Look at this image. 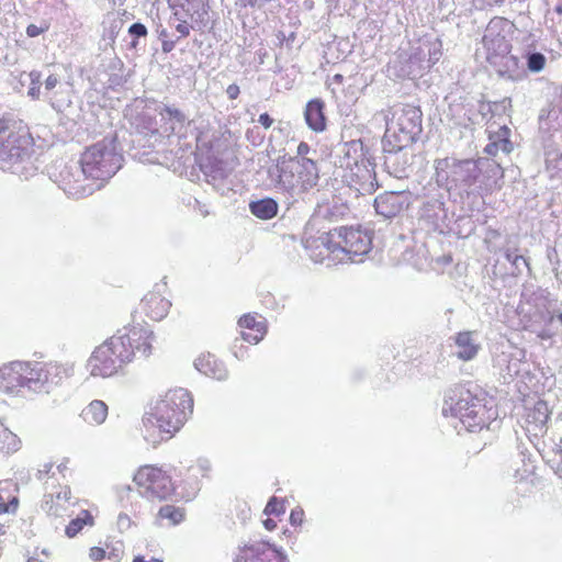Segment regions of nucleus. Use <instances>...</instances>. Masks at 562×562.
<instances>
[{
	"label": "nucleus",
	"instance_id": "5fc2aeb1",
	"mask_svg": "<svg viewBox=\"0 0 562 562\" xmlns=\"http://www.w3.org/2000/svg\"><path fill=\"white\" fill-rule=\"evenodd\" d=\"M52 469V464L46 463L43 465V469H40L37 472V477L41 480L44 474H47Z\"/></svg>",
	"mask_w": 562,
	"mask_h": 562
},
{
	"label": "nucleus",
	"instance_id": "6e6552de",
	"mask_svg": "<svg viewBox=\"0 0 562 562\" xmlns=\"http://www.w3.org/2000/svg\"><path fill=\"white\" fill-rule=\"evenodd\" d=\"M122 160L123 157L116 151L114 139L104 138L82 154L80 164L86 177L105 181L119 171Z\"/></svg>",
	"mask_w": 562,
	"mask_h": 562
},
{
	"label": "nucleus",
	"instance_id": "2eb2a0df",
	"mask_svg": "<svg viewBox=\"0 0 562 562\" xmlns=\"http://www.w3.org/2000/svg\"><path fill=\"white\" fill-rule=\"evenodd\" d=\"M175 16L184 14L195 22L205 24L209 15L207 0H168Z\"/></svg>",
	"mask_w": 562,
	"mask_h": 562
},
{
	"label": "nucleus",
	"instance_id": "dca6fc26",
	"mask_svg": "<svg viewBox=\"0 0 562 562\" xmlns=\"http://www.w3.org/2000/svg\"><path fill=\"white\" fill-rule=\"evenodd\" d=\"M374 165L367 158L358 160L350 170V176L363 190H373L378 187Z\"/></svg>",
	"mask_w": 562,
	"mask_h": 562
},
{
	"label": "nucleus",
	"instance_id": "0e129e2a",
	"mask_svg": "<svg viewBox=\"0 0 562 562\" xmlns=\"http://www.w3.org/2000/svg\"><path fill=\"white\" fill-rule=\"evenodd\" d=\"M555 472H557V474H558L560 477H562V462L558 465V468H557V471H555Z\"/></svg>",
	"mask_w": 562,
	"mask_h": 562
},
{
	"label": "nucleus",
	"instance_id": "4c0bfd02",
	"mask_svg": "<svg viewBox=\"0 0 562 562\" xmlns=\"http://www.w3.org/2000/svg\"><path fill=\"white\" fill-rule=\"evenodd\" d=\"M128 33L135 37V38H138V37H143V36H146L147 35V29L144 24L142 23H133L130 29H128Z\"/></svg>",
	"mask_w": 562,
	"mask_h": 562
},
{
	"label": "nucleus",
	"instance_id": "69168bd1",
	"mask_svg": "<svg viewBox=\"0 0 562 562\" xmlns=\"http://www.w3.org/2000/svg\"><path fill=\"white\" fill-rule=\"evenodd\" d=\"M27 562H43V561H41V560H38V559H36V558H30V559L27 560Z\"/></svg>",
	"mask_w": 562,
	"mask_h": 562
},
{
	"label": "nucleus",
	"instance_id": "3c124183",
	"mask_svg": "<svg viewBox=\"0 0 562 562\" xmlns=\"http://www.w3.org/2000/svg\"><path fill=\"white\" fill-rule=\"evenodd\" d=\"M553 164V167L559 171H562V154L557 155L553 159L550 160Z\"/></svg>",
	"mask_w": 562,
	"mask_h": 562
},
{
	"label": "nucleus",
	"instance_id": "de8ad7c7",
	"mask_svg": "<svg viewBox=\"0 0 562 562\" xmlns=\"http://www.w3.org/2000/svg\"><path fill=\"white\" fill-rule=\"evenodd\" d=\"M130 517L125 514H120L117 518V525L120 528L130 527Z\"/></svg>",
	"mask_w": 562,
	"mask_h": 562
},
{
	"label": "nucleus",
	"instance_id": "20e7f679",
	"mask_svg": "<svg viewBox=\"0 0 562 562\" xmlns=\"http://www.w3.org/2000/svg\"><path fill=\"white\" fill-rule=\"evenodd\" d=\"M193 412V400L190 393L182 387L169 390L162 398L156 402L149 413L144 416L147 431L157 428L162 434L160 440L173 436L186 423Z\"/></svg>",
	"mask_w": 562,
	"mask_h": 562
},
{
	"label": "nucleus",
	"instance_id": "393cba45",
	"mask_svg": "<svg viewBox=\"0 0 562 562\" xmlns=\"http://www.w3.org/2000/svg\"><path fill=\"white\" fill-rule=\"evenodd\" d=\"M456 344L459 349L458 357L462 360L473 359L479 351V345L474 342L472 333L470 331L459 333L456 338Z\"/></svg>",
	"mask_w": 562,
	"mask_h": 562
},
{
	"label": "nucleus",
	"instance_id": "4468645a",
	"mask_svg": "<svg viewBox=\"0 0 562 562\" xmlns=\"http://www.w3.org/2000/svg\"><path fill=\"white\" fill-rule=\"evenodd\" d=\"M159 115L164 122L165 132L169 135H184L187 126L190 124L188 115L175 105L165 104L159 110Z\"/></svg>",
	"mask_w": 562,
	"mask_h": 562
},
{
	"label": "nucleus",
	"instance_id": "aec40b11",
	"mask_svg": "<svg viewBox=\"0 0 562 562\" xmlns=\"http://www.w3.org/2000/svg\"><path fill=\"white\" fill-rule=\"evenodd\" d=\"M143 305L151 319L159 321L167 315L171 303L158 293H149L143 299Z\"/></svg>",
	"mask_w": 562,
	"mask_h": 562
},
{
	"label": "nucleus",
	"instance_id": "58836bf2",
	"mask_svg": "<svg viewBox=\"0 0 562 562\" xmlns=\"http://www.w3.org/2000/svg\"><path fill=\"white\" fill-rule=\"evenodd\" d=\"M180 23L176 26V30L181 34L182 37H186L190 34V26L187 24L186 15L179 14V16H176Z\"/></svg>",
	"mask_w": 562,
	"mask_h": 562
},
{
	"label": "nucleus",
	"instance_id": "680f3d73",
	"mask_svg": "<svg viewBox=\"0 0 562 562\" xmlns=\"http://www.w3.org/2000/svg\"><path fill=\"white\" fill-rule=\"evenodd\" d=\"M541 339H548L550 338V334L547 331V330H542L539 335H538Z\"/></svg>",
	"mask_w": 562,
	"mask_h": 562
},
{
	"label": "nucleus",
	"instance_id": "8fccbe9b",
	"mask_svg": "<svg viewBox=\"0 0 562 562\" xmlns=\"http://www.w3.org/2000/svg\"><path fill=\"white\" fill-rule=\"evenodd\" d=\"M310 151V146L304 143V142H301L297 146V155L302 157H304L306 154H308Z\"/></svg>",
	"mask_w": 562,
	"mask_h": 562
},
{
	"label": "nucleus",
	"instance_id": "e2e57ef3",
	"mask_svg": "<svg viewBox=\"0 0 562 562\" xmlns=\"http://www.w3.org/2000/svg\"><path fill=\"white\" fill-rule=\"evenodd\" d=\"M159 38H161V40H168V33H167V31H166V30H161V31L159 32Z\"/></svg>",
	"mask_w": 562,
	"mask_h": 562
},
{
	"label": "nucleus",
	"instance_id": "39448f33",
	"mask_svg": "<svg viewBox=\"0 0 562 562\" xmlns=\"http://www.w3.org/2000/svg\"><path fill=\"white\" fill-rule=\"evenodd\" d=\"M30 142L21 122L11 117L0 119V169L22 175L30 161Z\"/></svg>",
	"mask_w": 562,
	"mask_h": 562
},
{
	"label": "nucleus",
	"instance_id": "f704fd0d",
	"mask_svg": "<svg viewBox=\"0 0 562 562\" xmlns=\"http://www.w3.org/2000/svg\"><path fill=\"white\" fill-rule=\"evenodd\" d=\"M59 83V79L55 75H50L46 78L45 85H44V95L50 101V104L54 109L59 110V108L55 104L53 101V98L50 97V92L56 88V86Z\"/></svg>",
	"mask_w": 562,
	"mask_h": 562
},
{
	"label": "nucleus",
	"instance_id": "c756f323",
	"mask_svg": "<svg viewBox=\"0 0 562 562\" xmlns=\"http://www.w3.org/2000/svg\"><path fill=\"white\" fill-rule=\"evenodd\" d=\"M158 516L162 519H168L172 525H177L183 519V512L172 505H165L160 507Z\"/></svg>",
	"mask_w": 562,
	"mask_h": 562
},
{
	"label": "nucleus",
	"instance_id": "6ab92c4d",
	"mask_svg": "<svg viewBox=\"0 0 562 562\" xmlns=\"http://www.w3.org/2000/svg\"><path fill=\"white\" fill-rule=\"evenodd\" d=\"M304 117L311 130L314 132H323L326 127L324 102L319 99L311 100L306 104Z\"/></svg>",
	"mask_w": 562,
	"mask_h": 562
},
{
	"label": "nucleus",
	"instance_id": "ea45409f",
	"mask_svg": "<svg viewBox=\"0 0 562 562\" xmlns=\"http://www.w3.org/2000/svg\"><path fill=\"white\" fill-rule=\"evenodd\" d=\"M104 555H105V551L102 548L93 547V548L90 549L89 557L93 561H100V560H102L104 558Z\"/></svg>",
	"mask_w": 562,
	"mask_h": 562
},
{
	"label": "nucleus",
	"instance_id": "72a5a7b5",
	"mask_svg": "<svg viewBox=\"0 0 562 562\" xmlns=\"http://www.w3.org/2000/svg\"><path fill=\"white\" fill-rule=\"evenodd\" d=\"M505 258H506L507 261H509L515 267V270L518 273L521 272V268H520L521 265L526 266V267H529V263L525 259L524 256L517 255V254L513 252L510 249H507L505 251Z\"/></svg>",
	"mask_w": 562,
	"mask_h": 562
},
{
	"label": "nucleus",
	"instance_id": "9d476101",
	"mask_svg": "<svg viewBox=\"0 0 562 562\" xmlns=\"http://www.w3.org/2000/svg\"><path fill=\"white\" fill-rule=\"evenodd\" d=\"M134 482L139 488V494L151 501L166 499L175 491L170 476L151 465L142 467L134 475Z\"/></svg>",
	"mask_w": 562,
	"mask_h": 562
},
{
	"label": "nucleus",
	"instance_id": "f257e3e1",
	"mask_svg": "<svg viewBox=\"0 0 562 562\" xmlns=\"http://www.w3.org/2000/svg\"><path fill=\"white\" fill-rule=\"evenodd\" d=\"M153 339L154 333L144 327L119 330L91 353L87 361L90 375L109 378L130 363L137 352L148 357Z\"/></svg>",
	"mask_w": 562,
	"mask_h": 562
},
{
	"label": "nucleus",
	"instance_id": "79ce46f5",
	"mask_svg": "<svg viewBox=\"0 0 562 562\" xmlns=\"http://www.w3.org/2000/svg\"><path fill=\"white\" fill-rule=\"evenodd\" d=\"M260 333H261L260 335H252V334H246V333H243V334H241V337H243V339H244L245 341H247V342H249V344H255V345H256V344H258V342L262 339V337H263L265 331H263V330H261Z\"/></svg>",
	"mask_w": 562,
	"mask_h": 562
},
{
	"label": "nucleus",
	"instance_id": "2f4dec72",
	"mask_svg": "<svg viewBox=\"0 0 562 562\" xmlns=\"http://www.w3.org/2000/svg\"><path fill=\"white\" fill-rule=\"evenodd\" d=\"M546 65V57L541 53H530L527 55V66L532 72H539Z\"/></svg>",
	"mask_w": 562,
	"mask_h": 562
},
{
	"label": "nucleus",
	"instance_id": "c9c22d12",
	"mask_svg": "<svg viewBox=\"0 0 562 562\" xmlns=\"http://www.w3.org/2000/svg\"><path fill=\"white\" fill-rule=\"evenodd\" d=\"M238 324L240 327L256 329L258 333H260L265 328L262 323L257 322L255 316L250 314H246L243 317H240Z\"/></svg>",
	"mask_w": 562,
	"mask_h": 562
},
{
	"label": "nucleus",
	"instance_id": "f3484780",
	"mask_svg": "<svg viewBox=\"0 0 562 562\" xmlns=\"http://www.w3.org/2000/svg\"><path fill=\"white\" fill-rule=\"evenodd\" d=\"M194 366L201 373L218 381H223L228 376V371L224 363L211 353L201 355L194 361Z\"/></svg>",
	"mask_w": 562,
	"mask_h": 562
},
{
	"label": "nucleus",
	"instance_id": "4be33fe9",
	"mask_svg": "<svg viewBox=\"0 0 562 562\" xmlns=\"http://www.w3.org/2000/svg\"><path fill=\"white\" fill-rule=\"evenodd\" d=\"M80 416L89 425H101L106 419L108 405L103 401L94 400L82 409Z\"/></svg>",
	"mask_w": 562,
	"mask_h": 562
},
{
	"label": "nucleus",
	"instance_id": "49530a36",
	"mask_svg": "<svg viewBox=\"0 0 562 562\" xmlns=\"http://www.w3.org/2000/svg\"><path fill=\"white\" fill-rule=\"evenodd\" d=\"M303 512L302 510H292L290 515V522L292 525H301L303 521Z\"/></svg>",
	"mask_w": 562,
	"mask_h": 562
},
{
	"label": "nucleus",
	"instance_id": "e433bc0d",
	"mask_svg": "<svg viewBox=\"0 0 562 562\" xmlns=\"http://www.w3.org/2000/svg\"><path fill=\"white\" fill-rule=\"evenodd\" d=\"M284 510H285V508H284L283 502L279 501L277 497L273 496L268 502V504L265 508V514L278 516L280 514H283Z\"/></svg>",
	"mask_w": 562,
	"mask_h": 562
},
{
	"label": "nucleus",
	"instance_id": "6e6d98bb",
	"mask_svg": "<svg viewBox=\"0 0 562 562\" xmlns=\"http://www.w3.org/2000/svg\"><path fill=\"white\" fill-rule=\"evenodd\" d=\"M133 562H162V560L158 559V558H151L150 560H145L144 557L137 555L133 559Z\"/></svg>",
	"mask_w": 562,
	"mask_h": 562
},
{
	"label": "nucleus",
	"instance_id": "a19ab883",
	"mask_svg": "<svg viewBox=\"0 0 562 562\" xmlns=\"http://www.w3.org/2000/svg\"><path fill=\"white\" fill-rule=\"evenodd\" d=\"M193 209L200 213L201 216L205 217L210 214L209 207L206 204L200 202L198 199H194Z\"/></svg>",
	"mask_w": 562,
	"mask_h": 562
},
{
	"label": "nucleus",
	"instance_id": "cd10ccee",
	"mask_svg": "<svg viewBox=\"0 0 562 562\" xmlns=\"http://www.w3.org/2000/svg\"><path fill=\"white\" fill-rule=\"evenodd\" d=\"M94 519L88 510H81L77 518L72 519L66 527V535L69 538L77 536L83 526H93Z\"/></svg>",
	"mask_w": 562,
	"mask_h": 562
},
{
	"label": "nucleus",
	"instance_id": "7ed1b4c3",
	"mask_svg": "<svg viewBox=\"0 0 562 562\" xmlns=\"http://www.w3.org/2000/svg\"><path fill=\"white\" fill-rule=\"evenodd\" d=\"M65 370L53 363L11 362L0 369V393L25 395V391L48 393L57 385Z\"/></svg>",
	"mask_w": 562,
	"mask_h": 562
},
{
	"label": "nucleus",
	"instance_id": "ddd939ff",
	"mask_svg": "<svg viewBox=\"0 0 562 562\" xmlns=\"http://www.w3.org/2000/svg\"><path fill=\"white\" fill-rule=\"evenodd\" d=\"M409 196L404 191H390L379 194L374 199V207L379 215L392 218L409 205Z\"/></svg>",
	"mask_w": 562,
	"mask_h": 562
},
{
	"label": "nucleus",
	"instance_id": "774afa93",
	"mask_svg": "<svg viewBox=\"0 0 562 562\" xmlns=\"http://www.w3.org/2000/svg\"><path fill=\"white\" fill-rule=\"evenodd\" d=\"M65 468H66V465H65L64 463H60V464L58 465V470H59L60 472H61Z\"/></svg>",
	"mask_w": 562,
	"mask_h": 562
},
{
	"label": "nucleus",
	"instance_id": "423d86ee",
	"mask_svg": "<svg viewBox=\"0 0 562 562\" xmlns=\"http://www.w3.org/2000/svg\"><path fill=\"white\" fill-rule=\"evenodd\" d=\"M442 414L458 418L470 432L482 430L486 426L485 405L464 385H454L446 392Z\"/></svg>",
	"mask_w": 562,
	"mask_h": 562
},
{
	"label": "nucleus",
	"instance_id": "bf43d9fd",
	"mask_svg": "<svg viewBox=\"0 0 562 562\" xmlns=\"http://www.w3.org/2000/svg\"><path fill=\"white\" fill-rule=\"evenodd\" d=\"M8 512V506L3 498L0 496V514Z\"/></svg>",
	"mask_w": 562,
	"mask_h": 562
},
{
	"label": "nucleus",
	"instance_id": "a18cd8bd",
	"mask_svg": "<svg viewBox=\"0 0 562 562\" xmlns=\"http://www.w3.org/2000/svg\"><path fill=\"white\" fill-rule=\"evenodd\" d=\"M258 122L265 127V128H270L272 123H273V119L270 117V115L268 113H262L259 115V119H258Z\"/></svg>",
	"mask_w": 562,
	"mask_h": 562
},
{
	"label": "nucleus",
	"instance_id": "864d4df0",
	"mask_svg": "<svg viewBox=\"0 0 562 562\" xmlns=\"http://www.w3.org/2000/svg\"><path fill=\"white\" fill-rule=\"evenodd\" d=\"M397 155H398V158L396 160V166L402 167L404 165V161H406V169H407L408 168V161H407L406 155L403 154V150L398 151Z\"/></svg>",
	"mask_w": 562,
	"mask_h": 562
},
{
	"label": "nucleus",
	"instance_id": "338daca9",
	"mask_svg": "<svg viewBox=\"0 0 562 562\" xmlns=\"http://www.w3.org/2000/svg\"><path fill=\"white\" fill-rule=\"evenodd\" d=\"M555 11L559 13V14H562V5H558L555 8Z\"/></svg>",
	"mask_w": 562,
	"mask_h": 562
},
{
	"label": "nucleus",
	"instance_id": "b1692460",
	"mask_svg": "<svg viewBox=\"0 0 562 562\" xmlns=\"http://www.w3.org/2000/svg\"><path fill=\"white\" fill-rule=\"evenodd\" d=\"M508 134L509 130L506 126H502L499 128L497 138H491V142L484 148V153L490 156H496L498 151L509 154L513 150V144L508 139Z\"/></svg>",
	"mask_w": 562,
	"mask_h": 562
},
{
	"label": "nucleus",
	"instance_id": "09e8293b",
	"mask_svg": "<svg viewBox=\"0 0 562 562\" xmlns=\"http://www.w3.org/2000/svg\"><path fill=\"white\" fill-rule=\"evenodd\" d=\"M176 42L170 40H162L161 49L164 53H169L175 48Z\"/></svg>",
	"mask_w": 562,
	"mask_h": 562
},
{
	"label": "nucleus",
	"instance_id": "f03ea898",
	"mask_svg": "<svg viewBox=\"0 0 562 562\" xmlns=\"http://www.w3.org/2000/svg\"><path fill=\"white\" fill-rule=\"evenodd\" d=\"M423 113L419 108L400 104L392 109V117L386 121L383 137L384 166L396 178L406 177V161L396 166L397 153L412 145L422 133Z\"/></svg>",
	"mask_w": 562,
	"mask_h": 562
},
{
	"label": "nucleus",
	"instance_id": "473e14b6",
	"mask_svg": "<svg viewBox=\"0 0 562 562\" xmlns=\"http://www.w3.org/2000/svg\"><path fill=\"white\" fill-rule=\"evenodd\" d=\"M31 78V86L29 88L27 94L33 98L37 99L41 94V74L37 71L30 72Z\"/></svg>",
	"mask_w": 562,
	"mask_h": 562
},
{
	"label": "nucleus",
	"instance_id": "7c9ffc66",
	"mask_svg": "<svg viewBox=\"0 0 562 562\" xmlns=\"http://www.w3.org/2000/svg\"><path fill=\"white\" fill-rule=\"evenodd\" d=\"M53 494H46L42 503V509L49 516L59 517L64 514L65 508L57 502H55Z\"/></svg>",
	"mask_w": 562,
	"mask_h": 562
},
{
	"label": "nucleus",
	"instance_id": "9b49d317",
	"mask_svg": "<svg viewBox=\"0 0 562 562\" xmlns=\"http://www.w3.org/2000/svg\"><path fill=\"white\" fill-rule=\"evenodd\" d=\"M501 22L491 21L485 30V34L483 36V46L486 49V59L492 64L496 65L497 59H505V64L508 65L512 63L514 66H517V58L515 56L509 55L510 44L506 40L505 35H502L498 32V24Z\"/></svg>",
	"mask_w": 562,
	"mask_h": 562
},
{
	"label": "nucleus",
	"instance_id": "052dcab7",
	"mask_svg": "<svg viewBox=\"0 0 562 562\" xmlns=\"http://www.w3.org/2000/svg\"><path fill=\"white\" fill-rule=\"evenodd\" d=\"M248 1L251 5H261L266 2H268L269 0H248Z\"/></svg>",
	"mask_w": 562,
	"mask_h": 562
},
{
	"label": "nucleus",
	"instance_id": "f8f14e48",
	"mask_svg": "<svg viewBox=\"0 0 562 562\" xmlns=\"http://www.w3.org/2000/svg\"><path fill=\"white\" fill-rule=\"evenodd\" d=\"M235 562H288V558L268 542H255L245 546Z\"/></svg>",
	"mask_w": 562,
	"mask_h": 562
},
{
	"label": "nucleus",
	"instance_id": "a878e982",
	"mask_svg": "<svg viewBox=\"0 0 562 562\" xmlns=\"http://www.w3.org/2000/svg\"><path fill=\"white\" fill-rule=\"evenodd\" d=\"M550 418L548 404L538 401L527 415V423L533 426V430H542Z\"/></svg>",
	"mask_w": 562,
	"mask_h": 562
},
{
	"label": "nucleus",
	"instance_id": "c85d7f7f",
	"mask_svg": "<svg viewBox=\"0 0 562 562\" xmlns=\"http://www.w3.org/2000/svg\"><path fill=\"white\" fill-rule=\"evenodd\" d=\"M284 164L285 157L279 158L277 165L268 169V173L272 181L276 183V186L286 188L288 186H292L293 175L290 176V180L283 179Z\"/></svg>",
	"mask_w": 562,
	"mask_h": 562
},
{
	"label": "nucleus",
	"instance_id": "a211bd4d",
	"mask_svg": "<svg viewBox=\"0 0 562 562\" xmlns=\"http://www.w3.org/2000/svg\"><path fill=\"white\" fill-rule=\"evenodd\" d=\"M290 162L296 165L299 179L305 188H312L317 184L319 179L318 168L313 159L306 157L290 158Z\"/></svg>",
	"mask_w": 562,
	"mask_h": 562
},
{
	"label": "nucleus",
	"instance_id": "c03bdc74",
	"mask_svg": "<svg viewBox=\"0 0 562 562\" xmlns=\"http://www.w3.org/2000/svg\"><path fill=\"white\" fill-rule=\"evenodd\" d=\"M44 32V29L43 27H40L35 24H30L27 27H26V34L27 36L30 37H36L38 36L40 34H42Z\"/></svg>",
	"mask_w": 562,
	"mask_h": 562
},
{
	"label": "nucleus",
	"instance_id": "0eeeda50",
	"mask_svg": "<svg viewBox=\"0 0 562 562\" xmlns=\"http://www.w3.org/2000/svg\"><path fill=\"white\" fill-rule=\"evenodd\" d=\"M434 167L437 184L447 191L470 193L481 175V169L473 159L445 157L436 159Z\"/></svg>",
	"mask_w": 562,
	"mask_h": 562
},
{
	"label": "nucleus",
	"instance_id": "bb28decb",
	"mask_svg": "<svg viewBox=\"0 0 562 562\" xmlns=\"http://www.w3.org/2000/svg\"><path fill=\"white\" fill-rule=\"evenodd\" d=\"M20 445L18 436L0 423V452H15L20 449Z\"/></svg>",
	"mask_w": 562,
	"mask_h": 562
},
{
	"label": "nucleus",
	"instance_id": "37998d69",
	"mask_svg": "<svg viewBox=\"0 0 562 562\" xmlns=\"http://www.w3.org/2000/svg\"><path fill=\"white\" fill-rule=\"evenodd\" d=\"M226 93L231 100H235L240 93L239 87L236 83H232L227 87Z\"/></svg>",
	"mask_w": 562,
	"mask_h": 562
},
{
	"label": "nucleus",
	"instance_id": "13d9d810",
	"mask_svg": "<svg viewBox=\"0 0 562 562\" xmlns=\"http://www.w3.org/2000/svg\"><path fill=\"white\" fill-rule=\"evenodd\" d=\"M344 80V76L340 74H336L331 77V83L340 85Z\"/></svg>",
	"mask_w": 562,
	"mask_h": 562
},
{
	"label": "nucleus",
	"instance_id": "1a4fd4ad",
	"mask_svg": "<svg viewBox=\"0 0 562 562\" xmlns=\"http://www.w3.org/2000/svg\"><path fill=\"white\" fill-rule=\"evenodd\" d=\"M328 251L341 250L350 261L358 262L371 249V237L367 232L353 227H339L331 231L327 236L319 238Z\"/></svg>",
	"mask_w": 562,
	"mask_h": 562
},
{
	"label": "nucleus",
	"instance_id": "5701e85b",
	"mask_svg": "<svg viewBox=\"0 0 562 562\" xmlns=\"http://www.w3.org/2000/svg\"><path fill=\"white\" fill-rule=\"evenodd\" d=\"M249 210L260 220H270L278 213V203L272 198H265L250 202Z\"/></svg>",
	"mask_w": 562,
	"mask_h": 562
},
{
	"label": "nucleus",
	"instance_id": "412c9836",
	"mask_svg": "<svg viewBox=\"0 0 562 562\" xmlns=\"http://www.w3.org/2000/svg\"><path fill=\"white\" fill-rule=\"evenodd\" d=\"M361 140H351L341 144L339 147L341 156H339L337 162L341 168L349 170L353 165H357L358 160L363 158Z\"/></svg>",
	"mask_w": 562,
	"mask_h": 562
},
{
	"label": "nucleus",
	"instance_id": "4d7b16f0",
	"mask_svg": "<svg viewBox=\"0 0 562 562\" xmlns=\"http://www.w3.org/2000/svg\"><path fill=\"white\" fill-rule=\"evenodd\" d=\"M263 525L268 530H273L277 527V522L271 518L266 519Z\"/></svg>",
	"mask_w": 562,
	"mask_h": 562
},
{
	"label": "nucleus",
	"instance_id": "603ef678",
	"mask_svg": "<svg viewBox=\"0 0 562 562\" xmlns=\"http://www.w3.org/2000/svg\"><path fill=\"white\" fill-rule=\"evenodd\" d=\"M69 498H70V490L69 488L65 490L64 492H59L56 495L57 501L63 499L64 502H67Z\"/></svg>",
	"mask_w": 562,
	"mask_h": 562
}]
</instances>
